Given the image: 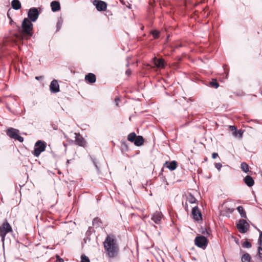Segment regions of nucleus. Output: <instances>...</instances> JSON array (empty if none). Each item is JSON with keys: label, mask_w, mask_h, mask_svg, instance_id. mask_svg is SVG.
<instances>
[{"label": "nucleus", "mask_w": 262, "mask_h": 262, "mask_svg": "<svg viewBox=\"0 0 262 262\" xmlns=\"http://www.w3.org/2000/svg\"><path fill=\"white\" fill-rule=\"evenodd\" d=\"M103 246L106 253L110 257L117 256L119 252V246L114 235H107L103 242Z\"/></svg>", "instance_id": "nucleus-1"}, {"label": "nucleus", "mask_w": 262, "mask_h": 262, "mask_svg": "<svg viewBox=\"0 0 262 262\" xmlns=\"http://www.w3.org/2000/svg\"><path fill=\"white\" fill-rule=\"evenodd\" d=\"M33 24L27 18H25L21 24V29L18 27L19 34L17 37L23 39L24 36L30 37L33 35Z\"/></svg>", "instance_id": "nucleus-2"}, {"label": "nucleus", "mask_w": 262, "mask_h": 262, "mask_svg": "<svg viewBox=\"0 0 262 262\" xmlns=\"http://www.w3.org/2000/svg\"><path fill=\"white\" fill-rule=\"evenodd\" d=\"M47 146V143L43 141L38 140L37 141L34 146V149L32 152L33 155L38 157L40 154L45 150Z\"/></svg>", "instance_id": "nucleus-3"}, {"label": "nucleus", "mask_w": 262, "mask_h": 262, "mask_svg": "<svg viewBox=\"0 0 262 262\" xmlns=\"http://www.w3.org/2000/svg\"><path fill=\"white\" fill-rule=\"evenodd\" d=\"M12 231V228L7 221L0 226V236L3 243L4 242L6 235Z\"/></svg>", "instance_id": "nucleus-4"}, {"label": "nucleus", "mask_w": 262, "mask_h": 262, "mask_svg": "<svg viewBox=\"0 0 262 262\" xmlns=\"http://www.w3.org/2000/svg\"><path fill=\"white\" fill-rule=\"evenodd\" d=\"M19 130L13 128H9L7 130V135L10 138L18 140L20 142L24 141V138L18 135Z\"/></svg>", "instance_id": "nucleus-5"}, {"label": "nucleus", "mask_w": 262, "mask_h": 262, "mask_svg": "<svg viewBox=\"0 0 262 262\" xmlns=\"http://www.w3.org/2000/svg\"><path fill=\"white\" fill-rule=\"evenodd\" d=\"M194 242L196 246L204 249L208 245V241L205 236L200 235L195 238Z\"/></svg>", "instance_id": "nucleus-6"}, {"label": "nucleus", "mask_w": 262, "mask_h": 262, "mask_svg": "<svg viewBox=\"0 0 262 262\" xmlns=\"http://www.w3.org/2000/svg\"><path fill=\"white\" fill-rule=\"evenodd\" d=\"M248 223L244 220L241 219L237 224V228L241 233H246L249 228Z\"/></svg>", "instance_id": "nucleus-7"}, {"label": "nucleus", "mask_w": 262, "mask_h": 262, "mask_svg": "<svg viewBox=\"0 0 262 262\" xmlns=\"http://www.w3.org/2000/svg\"><path fill=\"white\" fill-rule=\"evenodd\" d=\"M39 14L37 9L35 7L30 8L28 12V18L33 22L37 19Z\"/></svg>", "instance_id": "nucleus-8"}, {"label": "nucleus", "mask_w": 262, "mask_h": 262, "mask_svg": "<svg viewBox=\"0 0 262 262\" xmlns=\"http://www.w3.org/2000/svg\"><path fill=\"white\" fill-rule=\"evenodd\" d=\"M93 4L96 6L97 10L99 11H104L106 10L107 7L106 3L102 1L94 0Z\"/></svg>", "instance_id": "nucleus-9"}, {"label": "nucleus", "mask_w": 262, "mask_h": 262, "mask_svg": "<svg viewBox=\"0 0 262 262\" xmlns=\"http://www.w3.org/2000/svg\"><path fill=\"white\" fill-rule=\"evenodd\" d=\"M193 219L196 221L202 220V214L198 206L194 207L192 209Z\"/></svg>", "instance_id": "nucleus-10"}, {"label": "nucleus", "mask_w": 262, "mask_h": 262, "mask_svg": "<svg viewBox=\"0 0 262 262\" xmlns=\"http://www.w3.org/2000/svg\"><path fill=\"white\" fill-rule=\"evenodd\" d=\"M74 135H75V141L76 144L79 146H84L86 144V142L83 138L80 135L79 133H74Z\"/></svg>", "instance_id": "nucleus-11"}, {"label": "nucleus", "mask_w": 262, "mask_h": 262, "mask_svg": "<svg viewBox=\"0 0 262 262\" xmlns=\"http://www.w3.org/2000/svg\"><path fill=\"white\" fill-rule=\"evenodd\" d=\"M50 90L52 93H56L59 92V85L57 80H53L50 85Z\"/></svg>", "instance_id": "nucleus-12"}, {"label": "nucleus", "mask_w": 262, "mask_h": 262, "mask_svg": "<svg viewBox=\"0 0 262 262\" xmlns=\"http://www.w3.org/2000/svg\"><path fill=\"white\" fill-rule=\"evenodd\" d=\"M162 214L161 212L156 211L155 212L151 217V220L156 223V224H160L161 219H162Z\"/></svg>", "instance_id": "nucleus-13"}, {"label": "nucleus", "mask_w": 262, "mask_h": 262, "mask_svg": "<svg viewBox=\"0 0 262 262\" xmlns=\"http://www.w3.org/2000/svg\"><path fill=\"white\" fill-rule=\"evenodd\" d=\"M177 162L176 161H172L170 162L166 161L164 164V166H166V167L170 170H174L177 168Z\"/></svg>", "instance_id": "nucleus-14"}, {"label": "nucleus", "mask_w": 262, "mask_h": 262, "mask_svg": "<svg viewBox=\"0 0 262 262\" xmlns=\"http://www.w3.org/2000/svg\"><path fill=\"white\" fill-rule=\"evenodd\" d=\"M155 65L158 68H163L164 67V61L162 58L158 59L156 57L153 58Z\"/></svg>", "instance_id": "nucleus-15"}, {"label": "nucleus", "mask_w": 262, "mask_h": 262, "mask_svg": "<svg viewBox=\"0 0 262 262\" xmlns=\"http://www.w3.org/2000/svg\"><path fill=\"white\" fill-rule=\"evenodd\" d=\"M244 182L249 187H251L254 185V181L253 178L250 176H246L244 179Z\"/></svg>", "instance_id": "nucleus-16"}, {"label": "nucleus", "mask_w": 262, "mask_h": 262, "mask_svg": "<svg viewBox=\"0 0 262 262\" xmlns=\"http://www.w3.org/2000/svg\"><path fill=\"white\" fill-rule=\"evenodd\" d=\"M51 7L52 8V10L53 12H56L59 11L60 9V3L58 1H53L51 3Z\"/></svg>", "instance_id": "nucleus-17"}, {"label": "nucleus", "mask_w": 262, "mask_h": 262, "mask_svg": "<svg viewBox=\"0 0 262 262\" xmlns=\"http://www.w3.org/2000/svg\"><path fill=\"white\" fill-rule=\"evenodd\" d=\"M85 80L89 81L91 83H94L96 81V76L93 73H89L85 76Z\"/></svg>", "instance_id": "nucleus-18"}, {"label": "nucleus", "mask_w": 262, "mask_h": 262, "mask_svg": "<svg viewBox=\"0 0 262 262\" xmlns=\"http://www.w3.org/2000/svg\"><path fill=\"white\" fill-rule=\"evenodd\" d=\"M231 130L232 132V134L235 137H241L243 133L240 130H237L234 126H230Z\"/></svg>", "instance_id": "nucleus-19"}, {"label": "nucleus", "mask_w": 262, "mask_h": 262, "mask_svg": "<svg viewBox=\"0 0 262 262\" xmlns=\"http://www.w3.org/2000/svg\"><path fill=\"white\" fill-rule=\"evenodd\" d=\"M144 143V138L141 136H138L136 137L134 143L135 145L139 146L142 145Z\"/></svg>", "instance_id": "nucleus-20"}, {"label": "nucleus", "mask_w": 262, "mask_h": 262, "mask_svg": "<svg viewBox=\"0 0 262 262\" xmlns=\"http://www.w3.org/2000/svg\"><path fill=\"white\" fill-rule=\"evenodd\" d=\"M11 5L12 7L15 10H18L21 8V3L18 0H13Z\"/></svg>", "instance_id": "nucleus-21"}, {"label": "nucleus", "mask_w": 262, "mask_h": 262, "mask_svg": "<svg viewBox=\"0 0 262 262\" xmlns=\"http://www.w3.org/2000/svg\"><path fill=\"white\" fill-rule=\"evenodd\" d=\"M251 256L248 253L244 254L241 257L242 262H251Z\"/></svg>", "instance_id": "nucleus-22"}, {"label": "nucleus", "mask_w": 262, "mask_h": 262, "mask_svg": "<svg viewBox=\"0 0 262 262\" xmlns=\"http://www.w3.org/2000/svg\"><path fill=\"white\" fill-rule=\"evenodd\" d=\"M237 210H238L242 217H247L246 213L242 206H238L237 208Z\"/></svg>", "instance_id": "nucleus-23"}, {"label": "nucleus", "mask_w": 262, "mask_h": 262, "mask_svg": "<svg viewBox=\"0 0 262 262\" xmlns=\"http://www.w3.org/2000/svg\"><path fill=\"white\" fill-rule=\"evenodd\" d=\"M136 134L134 133H130L128 136H127V139L128 141H130L131 142H134L137 137Z\"/></svg>", "instance_id": "nucleus-24"}, {"label": "nucleus", "mask_w": 262, "mask_h": 262, "mask_svg": "<svg viewBox=\"0 0 262 262\" xmlns=\"http://www.w3.org/2000/svg\"><path fill=\"white\" fill-rule=\"evenodd\" d=\"M241 167L242 170L246 173L248 172L249 171V165L245 162L242 163L241 165Z\"/></svg>", "instance_id": "nucleus-25"}, {"label": "nucleus", "mask_w": 262, "mask_h": 262, "mask_svg": "<svg viewBox=\"0 0 262 262\" xmlns=\"http://www.w3.org/2000/svg\"><path fill=\"white\" fill-rule=\"evenodd\" d=\"M62 24H63V19L61 17H60L58 19V21H57V25H56V31H58L60 29Z\"/></svg>", "instance_id": "nucleus-26"}, {"label": "nucleus", "mask_w": 262, "mask_h": 262, "mask_svg": "<svg viewBox=\"0 0 262 262\" xmlns=\"http://www.w3.org/2000/svg\"><path fill=\"white\" fill-rule=\"evenodd\" d=\"M188 201L190 204H193L195 202L196 199L190 194L188 198Z\"/></svg>", "instance_id": "nucleus-27"}, {"label": "nucleus", "mask_w": 262, "mask_h": 262, "mask_svg": "<svg viewBox=\"0 0 262 262\" xmlns=\"http://www.w3.org/2000/svg\"><path fill=\"white\" fill-rule=\"evenodd\" d=\"M100 223V219L98 217H95L93 221V225L99 227Z\"/></svg>", "instance_id": "nucleus-28"}, {"label": "nucleus", "mask_w": 262, "mask_h": 262, "mask_svg": "<svg viewBox=\"0 0 262 262\" xmlns=\"http://www.w3.org/2000/svg\"><path fill=\"white\" fill-rule=\"evenodd\" d=\"M210 84L212 87L214 88H217L219 86V83L216 81V80H212L210 82Z\"/></svg>", "instance_id": "nucleus-29"}, {"label": "nucleus", "mask_w": 262, "mask_h": 262, "mask_svg": "<svg viewBox=\"0 0 262 262\" xmlns=\"http://www.w3.org/2000/svg\"><path fill=\"white\" fill-rule=\"evenodd\" d=\"M242 246L244 248H250L251 247L252 245L249 242L245 241L243 243Z\"/></svg>", "instance_id": "nucleus-30"}, {"label": "nucleus", "mask_w": 262, "mask_h": 262, "mask_svg": "<svg viewBox=\"0 0 262 262\" xmlns=\"http://www.w3.org/2000/svg\"><path fill=\"white\" fill-rule=\"evenodd\" d=\"M151 34L153 35L154 38L157 39L159 37V32L157 30H152Z\"/></svg>", "instance_id": "nucleus-31"}, {"label": "nucleus", "mask_w": 262, "mask_h": 262, "mask_svg": "<svg viewBox=\"0 0 262 262\" xmlns=\"http://www.w3.org/2000/svg\"><path fill=\"white\" fill-rule=\"evenodd\" d=\"M81 262H90L89 258L84 255H81Z\"/></svg>", "instance_id": "nucleus-32"}, {"label": "nucleus", "mask_w": 262, "mask_h": 262, "mask_svg": "<svg viewBox=\"0 0 262 262\" xmlns=\"http://www.w3.org/2000/svg\"><path fill=\"white\" fill-rule=\"evenodd\" d=\"M258 245L262 246V231H260L259 237L258 238Z\"/></svg>", "instance_id": "nucleus-33"}, {"label": "nucleus", "mask_w": 262, "mask_h": 262, "mask_svg": "<svg viewBox=\"0 0 262 262\" xmlns=\"http://www.w3.org/2000/svg\"><path fill=\"white\" fill-rule=\"evenodd\" d=\"M215 167L219 171H220L222 167V165L220 163H217L215 164Z\"/></svg>", "instance_id": "nucleus-34"}, {"label": "nucleus", "mask_w": 262, "mask_h": 262, "mask_svg": "<svg viewBox=\"0 0 262 262\" xmlns=\"http://www.w3.org/2000/svg\"><path fill=\"white\" fill-rule=\"evenodd\" d=\"M219 156L218 154L216 152H213L212 154V158L213 159H215Z\"/></svg>", "instance_id": "nucleus-35"}, {"label": "nucleus", "mask_w": 262, "mask_h": 262, "mask_svg": "<svg viewBox=\"0 0 262 262\" xmlns=\"http://www.w3.org/2000/svg\"><path fill=\"white\" fill-rule=\"evenodd\" d=\"M56 261L57 262H64V260L62 258H60L59 256H57Z\"/></svg>", "instance_id": "nucleus-36"}, {"label": "nucleus", "mask_w": 262, "mask_h": 262, "mask_svg": "<svg viewBox=\"0 0 262 262\" xmlns=\"http://www.w3.org/2000/svg\"><path fill=\"white\" fill-rule=\"evenodd\" d=\"M126 75L129 76L131 74V71L130 69H127L125 72Z\"/></svg>", "instance_id": "nucleus-37"}, {"label": "nucleus", "mask_w": 262, "mask_h": 262, "mask_svg": "<svg viewBox=\"0 0 262 262\" xmlns=\"http://www.w3.org/2000/svg\"><path fill=\"white\" fill-rule=\"evenodd\" d=\"M115 103L117 106L118 105V102L120 101V99L119 98H116L115 100Z\"/></svg>", "instance_id": "nucleus-38"}, {"label": "nucleus", "mask_w": 262, "mask_h": 262, "mask_svg": "<svg viewBox=\"0 0 262 262\" xmlns=\"http://www.w3.org/2000/svg\"><path fill=\"white\" fill-rule=\"evenodd\" d=\"M92 160H93V164H94L95 166L96 167V168H97V169H98H98H99V168H98V166H97V164H96V162H95V160H94V159H93Z\"/></svg>", "instance_id": "nucleus-39"}, {"label": "nucleus", "mask_w": 262, "mask_h": 262, "mask_svg": "<svg viewBox=\"0 0 262 262\" xmlns=\"http://www.w3.org/2000/svg\"><path fill=\"white\" fill-rule=\"evenodd\" d=\"M257 255L259 258H262V251H258Z\"/></svg>", "instance_id": "nucleus-40"}, {"label": "nucleus", "mask_w": 262, "mask_h": 262, "mask_svg": "<svg viewBox=\"0 0 262 262\" xmlns=\"http://www.w3.org/2000/svg\"><path fill=\"white\" fill-rule=\"evenodd\" d=\"M35 78L37 80H39L42 79V76H36Z\"/></svg>", "instance_id": "nucleus-41"}, {"label": "nucleus", "mask_w": 262, "mask_h": 262, "mask_svg": "<svg viewBox=\"0 0 262 262\" xmlns=\"http://www.w3.org/2000/svg\"><path fill=\"white\" fill-rule=\"evenodd\" d=\"M258 251H262L261 246L259 245V247L258 248Z\"/></svg>", "instance_id": "nucleus-42"}, {"label": "nucleus", "mask_w": 262, "mask_h": 262, "mask_svg": "<svg viewBox=\"0 0 262 262\" xmlns=\"http://www.w3.org/2000/svg\"><path fill=\"white\" fill-rule=\"evenodd\" d=\"M206 233H205L204 232H203V233L205 234H206L207 235H209L210 233L209 232V231L207 229H206Z\"/></svg>", "instance_id": "nucleus-43"}, {"label": "nucleus", "mask_w": 262, "mask_h": 262, "mask_svg": "<svg viewBox=\"0 0 262 262\" xmlns=\"http://www.w3.org/2000/svg\"><path fill=\"white\" fill-rule=\"evenodd\" d=\"M9 11H10V10H9V11H8V12H7V16H8V17L9 18V19H11V17H10V14H9Z\"/></svg>", "instance_id": "nucleus-44"}, {"label": "nucleus", "mask_w": 262, "mask_h": 262, "mask_svg": "<svg viewBox=\"0 0 262 262\" xmlns=\"http://www.w3.org/2000/svg\"><path fill=\"white\" fill-rule=\"evenodd\" d=\"M10 19V23L12 25L13 23H14V22L11 18Z\"/></svg>", "instance_id": "nucleus-45"}, {"label": "nucleus", "mask_w": 262, "mask_h": 262, "mask_svg": "<svg viewBox=\"0 0 262 262\" xmlns=\"http://www.w3.org/2000/svg\"><path fill=\"white\" fill-rule=\"evenodd\" d=\"M126 67H128L129 66V62H128L126 64Z\"/></svg>", "instance_id": "nucleus-46"}, {"label": "nucleus", "mask_w": 262, "mask_h": 262, "mask_svg": "<svg viewBox=\"0 0 262 262\" xmlns=\"http://www.w3.org/2000/svg\"><path fill=\"white\" fill-rule=\"evenodd\" d=\"M129 59H130V58H127L126 60L128 61Z\"/></svg>", "instance_id": "nucleus-47"}]
</instances>
